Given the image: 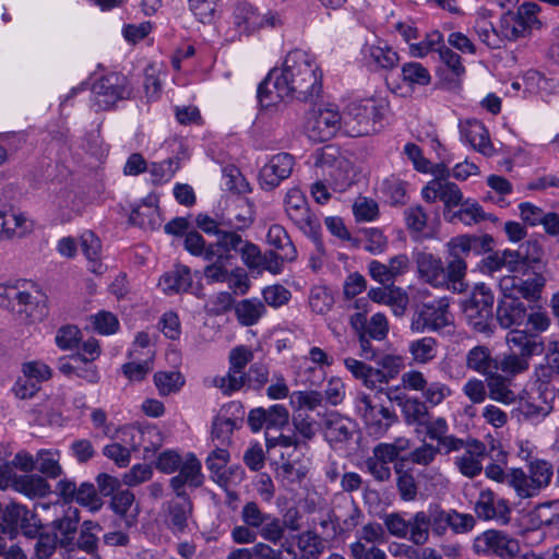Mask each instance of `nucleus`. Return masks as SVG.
I'll list each match as a JSON object with an SVG mask.
<instances>
[{
	"instance_id": "1",
	"label": "nucleus",
	"mask_w": 559,
	"mask_h": 559,
	"mask_svg": "<svg viewBox=\"0 0 559 559\" xmlns=\"http://www.w3.org/2000/svg\"><path fill=\"white\" fill-rule=\"evenodd\" d=\"M322 91V73L316 58L309 52L295 49L289 51L282 68L272 69L259 84L257 97L264 108L290 97L310 102Z\"/></svg>"
},
{
	"instance_id": "2",
	"label": "nucleus",
	"mask_w": 559,
	"mask_h": 559,
	"mask_svg": "<svg viewBox=\"0 0 559 559\" xmlns=\"http://www.w3.org/2000/svg\"><path fill=\"white\" fill-rule=\"evenodd\" d=\"M423 198L427 202H436L440 200L448 209L444 217L450 223L462 222L465 225L478 224L483 221L497 222V217L490 213H486L477 202L466 201L461 209L451 211L450 207L456 206L462 201V192L459 187L450 182L448 177H433L421 191Z\"/></svg>"
},
{
	"instance_id": "3",
	"label": "nucleus",
	"mask_w": 559,
	"mask_h": 559,
	"mask_svg": "<svg viewBox=\"0 0 559 559\" xmlns=\"http://www.w3.org/2000/svg\"><path fill=\"white\" fill-rule=\"evenodd\" d=\"M493 295L485 284L476 285L463 304V312L472 329L486 336L493 333Z\"/></svg>"
},
{
	"instance_id": "4",
	"label": "nucleus",
	"mask_w": 559,
	"mask_h": 559,
	"mask_svg": "<svg viewBox=\"0 0 559 559\" xmlns=\"http://www.w3.org/2000/svg\"><path fill=\"white\" fill-rule=\"evenodd\" d=\"M385 106L373 99L352 103L343 117L344 126L354 136L367 135L380 130Z\"/></svg>"
},
{
	"instance_id": "5",
	"label": "nucleus",
	"mask_w": 559,
	"mask_h": 559,
	"mask_svg": "<svg viewBox=\"0 0 559 559\" xmlns=\"http://www.w3.org/2000/svg\"><path fill=\"white\" fill-rule=\"evenodd\" d=\"M0 307L24 322H34L44 317V306H39L19 284H0Z\"/></svg>"
},
{
	"instance_id": "6",
	"label": "nucleus",
	"mask_w": 559,
	"mask_h": 559,
	"mask_svg": "<svg viewBox=\"0 0 559 559\" xmlns=\"http://www.w3.org/2000/svg\"><path fill=\"white\" fill-rule=\"evenodd\" d=\"M539 7L533 2H526L519 9L506 12L500 19V34L508 40H518L527 37L534 27L539 26L537 19Z\"/></svg>"
},
{
	"instance_id": "7",
	"label": "nucleus",
	"mask_w": 559,
	"mask_h": 559,
	"mask_svg": "<svg viewBox=\"0 0 559 559\" xmlns=\"http://www.w3.org/2000/svg\"><path fill=\"white\" fill-rule=\"evenodd\" d=\"M344 123L338 108L334 104L320 105L313 108L307 120L308 138L316 142H324L332 139Z\"/></svg>"
},
{
	"instance_id": "8",
	"label": "nucleus",
	"mask_w": 559,
	"mask_h": 559,
	"mask_svg": "<svg viewBox=\"0 0 559 559\" xmlns=\"http://www.w3.org/2000/svg\"><path fill=\"white\" fill-rule=\"evenodd\" d=\"M447 298H440L424 304L413 314L411 329L413 332L423 333L426 330L439 332L453 324V318L449 310Z\"/></svg>"
},
{
	"instance_id": "9",
	"label": "nucleus",
	"mask_w": 559,
	"mask_h": 559,
	"mask_svg": "<svg viewBox=\"0 0 559 559\" xmlns=\"http://www.w3.org/2000/svg\"><path fill=\"white\" fill-rule=\"evenodd\" d=\"M93 102L97 110L109 109L118 100L130 95L126 76L118 73H110L93 85Z\"/></svg>"
},
{
	"instance_id": "10",
	"label": "nucleus",
	"mask_w": 559,
	"mask_h": 559,
	"mask_svg": "<svg viewBox=\"0 0 559 559\" xmlns=\"http://www.w3.org/2000/svg\"><path fill=\"white\" fill-rule=\"evenodd\" d=\"M233 23L240 34H250L264 26L275 27L280 17L271 11L261 14L250 3L238 1L233 10Z\"/></svg>"
},
{
	"instance_id": "11",
	"label": "nucleus",
	"mask_w": 559,
	"mask_h": 559,
	"mask_svg": "<svg viewBox=\"0 0 559 559\" xmlns=\"http://www.w3.org/2000/svg\"><path fill=\"white\" fill-rule=\"evenodd\" d=\"M319 428L324 440L332 447L347 443L357 429V424L352 418L331 411L323 415Z\"/></svg>"
},
{
	"instance_id": "12",
	"label": "nucleus",
	"mask_w": 559,
	"mask_h": 559,
	"mask_svg": "<svg viewBox=\"0 0 559 559\" xmlns=\"http://www.w3.org/2000/svg\"><path fill=\"white\" fill-rule=\"evenodd\" d=\"M253 354L245 346L231 349L229 354L230 367L224 377H216L214 385L219 388L224 394H230L243 386V369L251 361Z\"/></svg>"
},
{
	"instance_id": "13",
	"label": "nucleus",
	"mask_w": 559,
	"mask_h": 559,
	"mask_svg": "<svg viewBox=\"0 0 559 559\" xmlns=\"http://www.w3.org/2000/svg\"><path fill=\"white\" fill-rule=\"evenodd\" d=\"M194 506L189 497H177L163 504L164 523L173 534L186 533L193 516Z\"/></svg>"
},
{
	"instance_id": "14",
	"label": "nucleus",
	"mask_w": 559,
	"mask_h": 559,
	"mask_svg": "<svg viewBox=\"0 0 559 559\" xmlns=\"http://www.w3.org/2000/svg\"><path fill=\"white\" fill-rule=\"evenodd\" d=\"M474 547L477 551L492 552L500 558H514L520 551L519 542L508 534L488 530L476 538Z\"/></svg>"
},
{
	"instance_id": "15",
	"label": "nucleus",
	"mask_w": 559,
	"mask_h": 559,
	"mask_svg": "<svg viewBox=\"0 0 559 559\" xmlns=\"http://www.w3.org/2000/svg\"><path fill=\"white\" fill-rule=\"evenodd\" d=\"M81 521V512L78 508L69 507L63 514L56 518L48 525L55 536L58 537L59 547L73 551L74 538L78 535Z\"/></svg>"
},
{
	"instance_id": "16",
	"label": "nucleus",
	"mask_w": 559,
	"mask_h": 559,
	"mask_svg": "<svg viewBox=\"0 0 559 559\" xmlns=\"http://www.w3.org/2000/svg\"><path fill=\"white\" fill-rule=\"evenodd\" d=\"M527 318L525 302L512 294H504L498 301L496 320L502 329H512L522 325Z\"/></svg>"
},
{
	"instance_id": "17",
	"label": "nucleus",
	"mask_w": 559,
	"mask_h": 559,
	"mask_svg": "<svg viewBox=\"0 0 559 559\" xmlns=\"http://www.w3.org/2000/svg\"><path fill=\"white\" fill-rule=\"evenodd\" d=\"M474 511L484 521L496 520L502 525L510 522L511 509L506 499L496 500L491 490H481L475 503Z\"/></svg>"
},
{
	"instance_id": "18",
	"label": "nucleus",
	"mask_w": 559,
	"mask_h": 559,
	"mask_svg": "<svg viewBox=\"0 0 559 559\" xmlns=\"http://www.w3.org/2000/svg\"><path fill=\"white\" fill-rule=\"evenodd\" d=\"M178 469L179 474L169 480V486L177 497L188 495L185 489L186 485L193 488L202 486L204 477L201 473V462L194 454H188Z\"/></svg>"
},
{
	"instance_id": "19",
	"label": "nucleus",
	"mask_w": 559,
	"mask_h": 559,
	"mask_svg": "<svg viewBox=\"0 0 559 559\" xmlns=\"http://www.w3.org/2000/svg\"><path fill=\"white\" fill-rule=\"evenodd\" d=\"M461 138L474 150L485 156H490L495 147L490 141L489 132L485 124L477 119H467L460 122Z\"/></svg>"
},
{
	"instance_id": "20",
	"label": "nucleus",
	"mask_w": 559,
	"mask_h": 559,
	"mask_svg": "<svg viewBox=\"0 0 559 559\" xmlns=\"http://www.w3.org/2000/svg\"><path fill=\"white\" fill-rule=\"evenodd\" d=\"M508 255L519 264L516 270L521 274H525L528 270L543 271L545 266L543 262L544 250L536 239L525 241L516 250H511Z\"/></svg>"
},
{
	"instance_id": "21",
	"label": "nucleus",
	"mask_w": 559,
	"mask_h": 559,
	"mask_svg": "<svg viewBox=\"0 0 559 559\" xmlns=\"http://www.w3.org/2000/svg\"><path fill=\"white\" fill-rule=\"evenodd\" d=\"M158 197L150 193L142 200V203L132 209L129 222L145 230H156L160 227L158 213Z\"/></svg>"
},
{
	"instance_id": "22",
	"label": "nucleus",
	"mask_w": 559,
	"mask_h": 559,
	"mask_svg": "<svg viewBox=\"0 0 559 559\" xmlns=\"http://www.w3.org/2000/svg\"><path fill=\"white\" fill-rule=\"evenodd\" d=\"M313 165L316 174L335 175L336 173H349L350 163L340 155L333 146H326L313 155Z\"/></svg>"
},
{
	"instance_id": "23",
	"label": "nucleus",
	"mask_w": 559,
	"mask_h": 559,
	"mask_svg": "<svg viewBox=\"0 0 559 559\" xmlns=\"http://www.w3.org/2000/svg\"><path fill=\"white\" fill-rule=\"evenodd\" d=\"M415 262L421 278L433 286L445 285L444 266L439 258L429 252H417Z\"/></svg>"
},
{
	"instance_id": "24",
	"label": "nucleus",
	"mask_w": 559,
	"mask_h": 559,
	"mask_svg": "<svg viewBox=\"0 0 559 559\" xmlns=\"http://www.w3.org/2000/svg\"><path fill=\"white\" fill-rule=\"evenodd\" d=\"M352 324L357 333L366 334L376 341H382L389 332L388 320L384 314L378 312L367 322L366 316L356 313L352 318Z\"/></svg>"
},
{
	"instance_id": "25",
	"label": "nucleus",
	"mask_w": 559,
	"mask_h": 559,
	"mask_svg": "<svg viewBox=\"0 0 559 559\" xmlns=\"http://www.w3.org/2000/svg\"><path fill=\"white\" fill-rule=\"evenodd\" d=\"M26 217L11 205L0 206V239H10L25 234Z\"/></svg>"
},
{
	"instance_id": "26",
	"label": "nucleus",
	"mask_w": 559,
	"mask_h": 559,
	"mask_svg": "<svg viewBox=\"0 0 559 559\" xmlns=\"http://www.w3.org/2000/svg\"><path fill=\"white\" fill-rule=\"evenodd\" d=\"M103 531L100 524L96 521H83L74 538L73 550L79 549L87 555H95L98 550V534Z\"/></svg>"
},
{
	"instance_id": "27",
	"label": "nucleus",
	"mask_w": 559,
	"mask_h": 559,
	"mask_svg": "<svg viewBox=\"0 0 559 559\" xmlns=\"http://www.w3.org/2000/svg\"><path fill=\"white\" fill-rule=\"evenodd\" d=\"M285 212L295 225H304L313 215L308 206L305 194L297 188L288 190L285 200Z\"/></svg>"
},
{
	"instance_id": "28",
	"label": "nucleus",
	"mask_w": 559,
	"mask_h": 559,
	"mask_svg": "<svg viewBox=\"0 0 559 559\" xmlns=\"http://www.w3.org/2000/svg\"><path fill=\"white\" fill-rule=\"evenodd\" d=\"M192 285L190 269L186 265H178L165 273L159 280V286L165 294H180L187 292Z\"/></svg>"
},
{
	"instance_id": "29",
	"label": "nucleus",
	"mask_w": 559,
	"mask_h": 559,
	"mask_svg": "<svg viewBox=\"0 0 559 559\" xmlns=\"http://www.w3.org/2000/svg\"><path fill=\"white\" fill-rule=\"evenodd\" d=\"M456 243L451 239L447 243L448 248V257H447V267H444L445 275V285L452 283L455 285L456 283L461 284V281L465 276L466 273V262L467 258L464 252H460L459 248H454Z\"/></svg>"
},
{
	"instance_id": "30",
	"label": "nucleus",
	"mask_w": 559,
	"mask_h": 559,
	"mask_svg": "<svg viewBox=\"0 0 559 559\" xmlns=\"http://www.w3.org/2000/svg\"><path fill=\"white\" fill-rule=\"evenodd\" d=\"M497 357H492L487 346H475L466 355V367L485 377L497 373Z\"/></svg>"
},
{
	"instance_id": "31",
	"label": "nucleus",
	"mask_w": 559,
	"mask_h": 559,
	"mask_svg": "<svg viewBox=\"0 0 559 559\" xmlns=\"http://www.w3.org/2000/svg\"><path fill=\"white\" fill-rule=\"evenodd\" d=\"M404 154L413 163L415 170L418 173H431V175H450L451 168L444 160L432 165L426 157H424L419 146L414 143H407L404 146Z\"/></svg>"
},
{
	"instance_id": "32",
	"label": "nucleus",
	"mask_w": 559,
	"mask_h": 559,
	"mask_svg": "<svg viewBox=\"0 0 559 559\" xmlns=\"http://www.w3.org/2000/svg\"><path fill=\"white\" fill-rule=\"evenodd\" d=\"M13 489L29 498H43L50 493V485L38 475H20L13 480Z\"/></svg>"
},
{
	"instance_id": "33",
	"label": "nucleus",
	"mask_w": 559,
	"mask_h": 559,
	"mask_svg": "<svg viewBox=\"0 0 559 559\" xmlns=\"http://www.w3.org/2000/svg\"><path fill=\"white\" fill-rule=\"evenodd\" d=\"M266 238L273 248L281 251V262H292L297 258V250L287 231L281 225H272L269 228Z\"/></svg>"
},
{
	"instance_id": "34",
	"label": "nucleus",
	"mask_w": 559,
	"mask_h": 559,
	"mask_svg": "<svg viewBox=\"0 0 559 559\" xmlns=\"http://www.w3.org/2000/svg\"><path fill=\"white\" fill-rule=\"evenodd\" d=\"M402 407V414L408 426L421 427L429 418V411L425 402L417 397H396Z\"/></svg>"
},
{
	"instance_id": "35",
	"label": "nucleus",
	"mask_w": 559,
	"mask_h": 559,
	"mask_svg": "<svg viewBox=\"0 0 559 559\" xmlns=\"http://www.w3.org/2000/svg\"><path fill=\"white\" fill-rule=\"evenodd\" d=\"M456 243L455 248H459L460 252H464L466 257L469 254L480 255L489 252L492 249L493 238L490 235H462L452 238Z\"/></svg>"
},
{
	"instance_id": "36",
	"label": "nucleus",
	"mask_w": 559,
	"mask_h": 559,
	"mask_svg": "<svg viewBox=\"0 0 559 559\" xmlns=\"http://www.w3.org/2000/svg\"><path fill=\"white\" fill-rule=\"evenodd\" d=\"M238 322L243 326H252L265 313V306L258 298L243 299L235 306Z\"/></svg>"
},
{
	"instance_id": "37",
	"label": "nucleus",
	"mask_w": 559,
	"mask_h": 559,
	"mask_svg": "<svg viewBox=\"0 0 559 559\" xmlns=\"http://www.w3.org/2000/svg\"><path fill=\"white\" fill-rule=\"evenodd\" d=\"M489 389V397L503 404H512L516 401V394L510 389L511 379L499 372L486 377Z\"/></svg>"
},
{
	"instance_id": "38",
	"label": "nucleus",
	"mask_w": 559,
	"mask_h": 559,
	"mask_svg": "<svg viewBox=\"0 0 559 559\" xmlns=\"http://www.w3.org/2000/svg\"><path fill=\"white\" fill-rule=\"evenodd\" d=\"M80 246L83 254L88 261V269L93 273L102 272L99 238L93 231H84L80 237Z\"/></svg>"
},
{
	"instance_id": "39",
	"label": "nucleus",
	"mask_w": 559,
	"mask_h": 559,
	"mask_svg": "<svg viewBox=\"0 0 559 559\" xmlns=\"http://www.w3.org/2000/svg\"><path fill=\"white\" fill-rule=\"evenodd\" d=\"M292 424L294 433L299 438L302 445H307L317 435L318 425L316 419L304 409H297L293 414Z\"/></svg>"
},
{
	"instance_id": "40",
	"label": "nucleus",
	"mask_w": 559,
	"mask_h": 559,
	"mask_svg": "<svg viewBox=\"0 0 559 559\" xmlns=\"http://www.w3.org/2000/svg\"><path fill=\"white\" fill-rule=\"evenodd\" d=\"M431 521L426 511H418L408 519V540L415 546H423L429 540Z\"/></svg>"
},
{
	"instance_id": "41",
	"label": "nucleus",
	"mask_w": 559,
	"mask_h": 559,
	"mask_svg": "<svg viewBox=\"0 0 559 559\" xmlns=\"http://www.w3.org/2000/svg\"><path fill=\"white\" fill-rule=\"evenodd\" d=\"M485 454V445L479 441H475V452L466 451L462 456L456 459V465L460 472L469 478L480 474L483 465L480 457Z\"/></svg>"
},
{
	"instance_id": "42",
	"label": "nucleus",
	"mask_w": 559,
	"mask_h": 559,
	"mask_svg": "<svg viewBox=\"0 0 559 559\" xmlns=\"http://www.w3.org/2000/svg\"><path fill=\"white\" fill-rule=\"evenodd\" d=\"M344 365L346 369L353 374V377L357 380H360L365 386L368 389H377V378L380 376L378 371H374V368L366 365L364 361L347 357L344 359Z\"/></svg>"
},
{
	"instance_id": "43",
	"label": "nucleus",
	"mask_w": 559,
	"mask_h": 559,
	"mask_svg": "<svg viewBox=\"0 0 559 559\" xmlns=\"http://www.w3.org/2000/svg\"><path fill=\"white\" fill-rule=\"evenodd\" d=\"M531 356L523 354H506L501 358L497 357V372L500 370L508 378H513L516 374L523 373L528 369V359Z\"/></svg>"
},
{
	"instance_id": "44",
	"label": "nucleus",
	"mask_w": 559,
	"mask_h": 559,
	"mask_svg": "<svg viewBox=\"0 0 559 559\" xmlns=\"http://www.w3.org/2000/svg\"><path fill=\"white\" fill-rule=\"evenodd\" d=\"M402 79L411 88L427 86L431 82L428 69L416 61L406 62L402 66Z\"/></svg>"
},
{
	"instance_id": "45",
	"label": "nucleus",
	"mask_w": 559,
	"mask_h": 559,
	"mask_svg": "<svg viewBox=\"0 0 559 559\" xmlns=\"http://www.w3.org/2000/svg\"><path fill=\"white\" fill-rule=\"evenodd\" d=\"M367 58L374 67L384 70L394 69L400 62L399 53L389 46H370Z\"/></svg>"
},
{
	"instance_id": "46",
	"label": "nucleus",
	"mask_w": 559,
	"mask_h": 559,
	"mask_svg": "<svg viewBox=\"0 0 559 559\" xmlns=\"http://www.w3.org/2000/svg\"><path fill=\"white\" fill-rule=\"evenodd\" d=\"M297 546L302 559H317L324 550V542L312 531H306L298 535Z\"/></svg>"
},
{
	"instance_id": "47",
	"label": "nucleus",
	"mask_w": 559,
	"mask_h": 559,
	"mask_svg": "<svg viewBox=\"0 0 559 559\" xmlns=\"http://www.w3.org/2000/svg\"><path fill=\"white\" fill-rule=\"evenodd\" d=\"M154 383L162 396L178 392L185 384L183 376L178 371H158L154 374Z\"/></svg>"
},
{
	"instance_id": "48",
	"label": "nucleus",
	"mask_w": 559,
	"mask_h": 559,
	"mask_svg": "<svg viewBox=\"0 0 559 559\" xmlns=\"http://www.w3.org/2000/svg\"><path fill=\"white\" fill-rule=\"evenodd\" d=\"M36 468L47 477L57 478L62 474L59 453L46 449L39 450L36 454Z\"/></svg>"
},
{
	"instance_id": "49",
	"label": "nucleus",
	"mask_w": 559,
	"mask_h": 559,
	"mask_svg": "<svg viewBox=\"0 0 559 559\" xmlns=\"http://www.w3.org/2000/svg\"><path fill=\"white\" fill-rule=\"evenodd\" d=\"M74 501L91 512H97L103 508V499L92 483H82L78 488Z\"/></svg>"
},
{
	"instance_id": "50",
	"label": "nucleus",
	"mask_w": 559,
	"mask_h": 559,
	"mask_svg": "<svg viewBox=\"0 0 559 559\" xmlns=\"http://www.w3.org/2000/svg\"><path fill=\"white\" fill-rule=\"evenodd\" d=\"M554 475L552 466L549 462L544 460H536L530 464V479L531 485L534 487L536 493L540 488L547 487L550 484Z\"/></svg>"
},
{
	"instance_id": "51",
	"label": "nucleus",
	"mask_w": 559,
	"mask_h": 559,
	"mask_svg": "<svg viewBox=\"0 0 559 559\" xmlns=\"http://www.w3.org/2000/svg\"><path fill=\"white\" fill-rule=\"evenodd\" d=\"M376 361L378 368H374V371L380 373V376L377 378V383H388L390 380L397 376L403 366L402 358L394 355H383L381 357L378 356Z\"/></svg>"
},
{
	"instance_id": "52",
	"label": "nucleus",
	"mask_w": 559,
	"mask_h": 559,
	"mask_svg": "<svg viewBox=\"0 0 559 559\" xmlns=\"http://www.w3.org/2000/svg\"><path fill=\"white\" fill-rule=\"evenodd\" d=\"M295 158L289 153L273 155L263 166L262 175H290L295 170Z\"/></svg>"
},
{
	"instance_id": "53",
	"label": "nucleus",
	"mask_w": 559,
	"mask_h": 559,
	"mask_svg": "<svg viewBox=\"0 0 559 559\" xmlns=\"http://www.w3.org/2000/svg\"><path fill=\"white\" fill-rule=\"evenodd\" d=\"M443 45V35L433 31L428 33L419 43L409 44V53L415 58H424L431 51L439 53V48H442Z\"/></svg>"
},
{
	"instance_id": "54",
	"label": "nucleus",
	"mask_w": 559,
	"mask_h": 559,
	"mask_svg": "<svg viewBox=\"0 0 559 559\" xmlns=\"http://www.w3.org/2000/svg\"><path fill=\"white\" fill-rule=\"evenodd\" d=\"M229 259V254H219L212 263L204 267L203 275L207 284L226 283L229 280L230 274L226 267Z\"/></svg>"
},
{
	"instance_id": "55",
	"label": "nucleus",
	"mask_w": 559,
	"mask_h": 559,
	"mask_svg": "<svg viewBox=\"0 0 559 559\" xmlns=\"http://www.w3.org/2000/svg\"><path fill=\"white\" fill-rule=\"evenodd\" d=\"M32 539H35L34 554L38 559H49L59 546L58 537L52 532H46L45 527Z\"/></svg>"
},
{
	"instance_id": "56",
	"label": "nucleus",
	"mask_w": 559,
	"mask_h": 559,
	"mask_svg": "<svg viewBox=\"0 0 559 559\" xmlns=\"http://www.w3.org/2000/svg\"><path fill=\"white\" fill-rule=\"evenodd\" d=\"M549 414V407L547 406H538L528 401H520L518 406L512 409V416L516 418V420H530L533 423H537L540 419L545 418Z\"/></svg>"
},
{
	"instance_id": "57",
	"label": "nucleus",
	"mask_w": 559,
	"mask_h": 559,
	"mask_svg": "<svg viewBox=\"0 0 559 559\" xmlns=\"http://www.w3.org/2000/svg\"><path fill=\"white\" fill-rule=\"evenodd\" d=\"M413 359L419 364L432 360L437 355V341L432 337H423L409 344Z\"/></svg>"
},
{
	"instance_id": "58",
	"label": "nucleus",
	"mask_w": 559,
	"mask_h": 559,
	"mask_svg": "<svg viewBox=\"0 0 559 559\" xmlns=\"http://www.w3.org/2000/svg\"><path fill=\"white\" fill-rule=\"evenodd\" d=\"M508 253H511V250L507 249L501 252L497 251L489 254L483 260L484 266L489 272H496L506 269L510 273H518L516 267L519 264H516L515 260L510 258Z\"/></svg>"
},
{
	"instance_id": "59",
	"label": "nucleus",
	"mask_w": 559,
	"mask_h": 559,
	"mask_svg": "<svg viewBox=\"0 0 559 559\" xmlns=\"http://www.w3.org/2000/svg\"><path fill=\"white\" fill-rule=\"evenodd\" d=\"M507 343L511 347H519V354H523L524 356H532L538 348V344L532 335L516 329L508 333Z\"/></svg>"
},
{
	"instance_id": "60",
	"label": "nucleus",
	"mask_w": 559,
	"mask_h": 559,
	"mask_svg": "<svg viewBox=\"0 0 559 559\" xmlns=\"http://www.w3.org/2000/svg\"><path fill=\"white\" fill-rule=\"evenodd\" d=\"M506 481L513 487L518 496L522 498H528L535 495L534 487L530 484V477H527L521 468H512L507 475Z\"/></svg>"
},
{
	"instance_id": "61",
	"label": "nucleus",
	"mask_w": 559,
	"mask_h": 559,
	"mask_svg": "<svg viewBox=\"0 0 559 559\" xmlns=\"http://www.w3.org/2000/svg\"><path fill=\"white\" fill-rule=\"evenodd\" d=\"M382 521L390 535L397 538H406L408 536V520L403 514L399 512L385 513L382 516Z\"/></svg>"
},
{
	"instance_id": "62",
	"label": "nucleus",
	"mask_w": 559,
	"mask_h": 559,
	"mask_svg": "<svg viewBox=\"0 0 559 559\" xmlns=\"http://www.w3.org/2000/svg\"><path fill=\"white\" fill-rule=\"evenodd\" d=\"M73 359L76 362L74 374L88 383H97L99 381V373L97 367L88 361V358L80 353L73 354Z\"/></svg>"
},
{
	"instance_id": "63",
	"label": "nucleus",
	"mask_w": 559,
	"mask_h": 559,
	"mask_svg": "<svg viewBox=\"0 0 559 559\" xmlns=\"http://www.w3.org/2000/svg\"><path fill=\"white\" fill-rule=\"evenodd\" d=\"M269 381V369L265 365L252 364L247 373H243V386L260 390Z\"/></svg>"
},
{
	"instance_id": "64",
	"label": "nucleus",
	"mask_w": 559,
	"mask_h": 559,
	"mask_svg": "<svg viewBox=\"0 0 559 559\" xmlns=\"http://www.w3.org/2000/svg\"><path fill=\"white\" fill-rule=\"evenodd\" d=\"M350 555L354 559H386V554L374 545L358 540L350 545Z\"/></svg>"
}]
</instances>
